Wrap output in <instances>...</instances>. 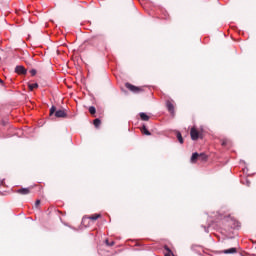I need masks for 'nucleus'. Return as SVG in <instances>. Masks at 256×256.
<instances>
[{
    "instance_id": "1",
    "label": "nucleus",
    "mask_w": 256,
    "mask_h": 256,
    "mask_svg": "<svg viewBox=\"0 0 256 256\" xmlns=\"http://www.w3.org/2000/svg\"><path fill=\"white\" fill-rule=\"evenodd\" d=\"M190 135H191L192 141H197V139L201 137V135L199 134V131H197V129L195 128H191Z\"/></svg>"
},
{
    "instance_id": "2",
    "label": "nucleus",
    "mask_w": 256,
    "mask_h": 256,
    "mask_svg": "<svg viewBox=\"0 0 256 256\" xmlns=\"http://www.w3.org/2000/svg\"><path fill=\"white\" fill-rule=\"evenodd\" d=\"M125 87L129 89V91H132V93H138L139 92V87L134 86L133 84L126 83Z\"/></svg>"
},
{
    "instance_id": "3",
    "label": "nucleus",
    "mask_w": 256,
    "mask_h": 256,
    "mask_svg": "<svg viewBox=\"0 0 256 256\" xmlns=\"http://www.w3.org/2000/svg\"><path fill=\"white\" fill-rule=\"evenodd\" d=\"M15 73H18V75H25L27 70L23 66H16Z\"/></svg>"
},
{
    "instance_id": "4",
    "label": "nucleus",
    "mask_w": 256,
    "mask_h": 256,
    "mask_svg": "<svg viewBox=\"0 0 256 256\" xmlns=\"http://www.w3.org/2000/svg\"><path fill=\"white\" fill-rule=\"evenodd\" d=\"M55 117L64 119L65 117H67V113L65 112V110H57L55 112Z\"/></svg>"
},
{
    "instance_id": "5",
    "label": "nucleus",
    "mask_w": 256,
    "mask_h": 256,
    "mask_svg": "<svg viewBox=\"0 0 256 256\" xmlns=\"http://www.w3.org/2000/svg\"><path fill=\"white\" fill-rule=\"evenodd\" d=\"M166 107H167L169 113H171L172 115H173V113H175V107L173 106V103H171L170 101H167Z\"/></svg>"
},
{
    "instance_id": "6",
    "label": "nucleus",
    "mask_w": 256,
    "mask_h": 256,
    "mask_svg": "<svg viewBox=\"0 0 256 256\" xmlns=\"http://www.w3.org/2000/svg\"><path fill=\"white\" fill-rule=\"evenodd\" d=\"M99 217H101V214H94V215L90 216L89 219L91 221H97V219H99ZM87 220H88V218H83L82 222L85 223V221H87Z\"/></svg>"
},
{
    "instance_id": "7",
    "label": "nucleus",
    "mask_w": 256,
    "mask_h": 256,
    "mask_svg": "<svg viewBox=\"0 0 256 256\" xmlns=\"http://www.w3.org/2000/svg\"><path fill=\"white\" fill-rule=\"evenodd\" d=\"M222 253H225V255H233L237 253V248H229V249L223 250Z\"/></svg>"
},
{
    "instance_id": "8",
    "label": "nucleus",
    "mask_w": 256,
    "mask_h": 256,
    "mask_svg": "<svg viewBox=\"0 0 256 256\" xmlns=\"http://www.w3.org/2000/svg\"><path fill=\"white\" fill-rule=\"evenodd\" d=\"M17 193H20V195H29L31 190L29 188H21L17 190Z\"/></svg>"
},
{
    "instance_id": "9",
    "label": "nucleus",
    "mask_w": 256,
    "mask_h": 256,
    "mask_svg": "<svg viewBox=\"0 0 256 256\" xmlns=\"http://www.w3.org/2000/svg\"><path fill=\"white\" fill-rule=\"evenodd\" d=\"M139 116L142 121H149V115H147L146 113L141 112Z\"/></svg>"
},
{
    "instance_id": "10",
    "label": "nucleus",
    "mask_w": 256,
    "mask_h": 256,
    "mask_svg": "<svg viewBox=\"0 0 256 256\" xmlns=\"http://www.w3.org/2000/svg\"><path fill=\"white\" fill-rule=\"evenodd\" d=\"M197 159H199V153L195 152L192 154L191 163H195V161H197Z\"/></svg>"
},
{
    "instance_id": "11",
    "label": "nucleus",
    "mask_w": 256,
    "mask_h": 256,
    "mask_svg": "<svg viewBox=\"0 0 256 256\" xmlns=\"http://www.w3.org/2000/svg\"><path fill=\"white\" fill-rule=\"evenodd\" d=\"M30 91H33V89H37V87H39V84L37 83H32L28 85Z\"/></svg>"
},
{
    "instance_id": "12",
    "label": "nucleus",
    "mask_w": 256,
    "mask_h": 256,
    "mask_svg": "<svg viewBox=\"0 0 256 256\" xmlns=\"http://www.w3.org/2000/svg\"><path fill=\"white\" fill-rule=\"evenodd\" d=\"M141 131L144 135H151V132H149L146 126H143Z\"/></svg>"
},
{
    "instance_id": "13",
    "label": "nucleus",
    "mask_w": 256,
    "mask_h": 256,
    "mask_svg": "<svg viewBox=\"0 0 256 256\" xmlns=\"http://www.w3.org/2000/svg\"><path fill=\"white\" fill-rule=\"evenodd\" d=\"M89 113L91 115H95V113H97V109H95V106H90L89 107Z\"/></svg>"
},
{
    "instance_id": "14",
    "label": "nucleus",
    "mask_w": 256,
    "mask_h": 256,
    "mask_svg": "<svg viewBox=\"0 0 256 256\" xmlns=\"http://www.w3.org/2000/svg\"><path fill=\"white\" fill-rule=\"evenodd\" d=\"M176 137L179 143L183 144V136L181 135V132H177Z\"/></svg>"
},
{
    "instance_id": "15",
    "label": "nucleus",
    "mask_w": 256,
    "mask_h": 256,
    "mask_svg": "<svg viewBox=\"0 0 256 256\" xmlns=\"http://www.w3.org/2000/svg\"><path fill=\"white\" fill-rule=\"evenodd\" d=\"M93 123H94V126L97 128L101 125V120L99 118H96Z\"/></svg>"
},
{
    "instance_id": "16",
    "label": "nucleus",
    "mask_w": 256,
    "mask_h": 256,
    "mask_svg": "<svg viewBox=\"0 0 256 256\" xmlns=\"http://www.w3.org/2000/svg\"><path fill=\"white\" fill-rule=\"evenodd\" d=\"M198 159L205 161L207 159V155H205L204 153H201V154H199Z\"/></svg>"
},
{
    "instance_id": "17",
    "label": "nucleus",
    "mask_w": 256,
    "mask_h": 256,
    "mask_svg": "<svg viewBox=\"0 0 256 256\" xmlns=\"http://www.w3.org/2000/svg\"><path fill=\"white\" fill-rule=\"evenodd\" d=\"M54 113H57L55 106H52L50 108V115H53Z\"/></svg>"
},
{
    "instance_id": "18",
    "label": "nucleus",
    "mask_w": 256,
    "mask_h": 256,
    "mask_svg": "<svg viewBox=\"0 0 256 256\" xmlns=\"http://www.w3.org/2000/svg\"><path fill=\"white\" fill-rule=\"evenodd\" d=\"M205 233H209V227H211V224H208V226H202Z\"/></svg>"
},
{
    "instance_id": "19",
    "label": "nucleus",
    "mask_w": 256,
    "mask_h": 256,
    "mask_svg": "<svg viewBox=\"0 0 256 256\" xmlns=\"http://www.w3.org/2000/svg\"><path fill=\"white\" fill-rule=\"evenodd\" d=\"M166 251H168L167 254H165V256H171L173 255V253L171 252V249H169L168 247H165Z\"/></svg>"
},
{
    "instance_id": "20",
    "label": "nucleus",
    "mask_w": 256,
    "mask_h": 256,
    "mask_svg": "<svg viewBox=\"0 0 256 256\" xmlns=\"http://www.w3.org/2000/svg\"><path fill=\"white\" fill-rule=\"evenodd\" d=\"M244 185H246L247 187H250V185H251V181H249V180H245V182H242Z\"/></svg>"
},
{
    "instance_id": "21",
    "label": "nucleus",
    "mask_w": 256,
    "mask_h": 256,
    "mask_svg": "<svg viewBox=\"0 0 256 256\" xmlns=\"http://www.w3.org/2000/svg\"><path fill=\"white\" fill-rule=\"evenodd\" d=\"M39 205H41V200H36L35 207L37 208V207H39Z\"/></svg>"
},
{
    "instance_id": "22",
    "label": "nucleus",
    "mask_w": 256,
    "mask_h": 256,
    "mask_svg": "<svg viewBox=\"0 0 256 256\" xmlns=\"http://www.w3.org/2000/svg\"><path fill=\"white\" fill-rule=\"evenodd\" d=\"M30 73H31V75H37V70L32 69V70L30 71Z\"/></svg>"
},
{
    "instance_id": "23",
    "label": "nucleus",
    "mask_w": 256,
    "mask_h": 256,
    "mask_svg": "<svg viewBox=\"0 0 256 256\" xmlns=\"http://www.w3.org/2000/svg\"><path fill=\"white\" fill-rule=\"evenodd\" d=\"M113 245H115V242H110V244H108V247H113Z\"/></svg>"
},
{
    "instance_id": "24",
    "label": "nucleus",
    "mask_w": 256,
    "mask_h": 256,
    "mask_svg": "<svg viewBox=\"0 0 256 256\" xmlns=\"http://www.w3.org/2000/svg\"><path fill=\"white\" fill-rule=\"evenodd\" d=\"M222 145H224V146L227 145V141H223Z\"/></svg>"
},
{
    "instance_id": "25",
    "label": "nucleus",
    "mask_w": 256,
    "mask_h": 256,
    "mask_svg": "<svg viewBox=\"0 0 256 256\" xmlns=\"http://www.w3.org/2000/svg\"><path fill=\"white\" fill-rule=\"evenodd\" d=\"M105 243H106V245H108V246H109V244H110L109 240H106Z\"/></svg>"
},
{
    "instance_id": "26",
    "label": "nucleus",
    "mask_w": 256,
    "mask_h": 256,
    "mask_svg": "<svg viewBox=\"0 0 256 256\" xmlns=\"http://www.w3.org/2000/svg\"><path fill=\"white\" fill-rule=\"evenodd\" d=\"M0 185H3V180H0Z\"/></svg>"
},
{
    "instance_id": "27",
    "label": "nucleus",
    "mask_w": 256,
    "mask_h": 256,
    "mask_svg": "<svg viewBox=\"0 0 256 256\" xmlns=\"http://www.w3.org/2000/svg\"><path fill=\"white\" fill-rule=\"evenodd\" d=\"M0 83H3V80L0 79Z\"/></svg>"
},
{
    "instance_id": "28",
    "label": "nucleus",
    "mask_w": 256,
    "mask_h": 256,
    "mask_svg": "<svg viewBox=\"0 0 256 256\" xmlns=\"http://www.w3.org/2000/svg\"><path fill=\"white\" fill-rule=\"evenodd\" d=\"M237 227H239V222H237Z\"/></svg>"
}]
</instances>
